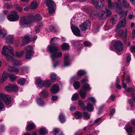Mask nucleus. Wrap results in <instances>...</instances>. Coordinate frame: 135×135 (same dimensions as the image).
I'll return each instance as SVG.
<instances>
[{
  "label": "nucleus",
  "mask_w": 135,
  "mask_h": 135,
  "mask_svg": "<svg viewBox=\"0 0 135 135\" xmlns=\"http://www.w3.org/2000/svg\"><path fill=\"white\" fill-rule=\"evenodd\" d=\"M52 132L54 135H62V132L58 129H54Z\"/></svg>",
  "instance_id": "c85d7f7f"
},
{
  "label": "nucleus",
  "mask_w": 135,
  "mask_h": 135,
  "mask_svg": "<svg viewBox=\"0 0 135 135\" xmlns=\"http://www.w3.org/2000/svg\"><path fill=\"white\" fill-rule=\"evenodd\" d=\"M108 2L109 7L111 9L114 7L115 8L116 11L120 10L122 7V1L120 0H116L114 2V3L112 2L111 0H106Z\"/></svg>",
  "instance_id": "7ed1b4c3"
},
{
  "label": "nucleus",
  "mask_w": 135,
  "mask_h": 135,
  "mask_svg": "<svg viewBox=\"0 0 135 135\" xmlns=\"http://www.w3.org/2000/svg\"><path fill=\"white\" fill-rule=\"evenodd\" d=\"M117 11L119 15L122 16L120 17L121 19L124 18V17L126 18V16L127 15L128 12L127 11H123L121 8L120 10Z\"/></svg>",
  "instance_id": "4be33fe9"
},
{
  "label": "nucleus",
  "mask_w": 135,
  "mask_h": 135,
  "mask_svg": "<svg viewBox=\"0 0 135 135\" xmlns=\"http://www.w3.org/2000/svg\"><path fill=\"white\" fill-rule=\"evenodd\" d=\"M35 124L32 123H29L26 128L27 131H29L35 128Z\"/></svg>",
  "instance_id": "72a5a7b5"
},
{
  "label": "nucleus",
  "mask_w": 135,
  "mask_h": 135,
  "mask_svg": "<svg viewBox=\"0 0 135 135\" xmlns=\"http://www.w3.org/2000/svg\"><path fill=\"white\" fill-rule=\"evenodd\" d=\"M26 80L24 78H20L17 80V83L20 85H23L25 82Z\"/></svg>",
  "instance_id": "f704fd0d"
},
{
  "label": "nucleus",
  "mask_w": 135,
  "mask_h": 135,
  "mask_svg": "<svg viewBox=\"0 0 135 135\" xmlns=\"http://www.w3.org/2000/svg\"><path fill=\"white\" fill-rule=\"evenodd\" d=\"M13 7V6L11 3H5L3 6L4 8L10 9Z\"/></svg>",
  "instance_id": "c9c22d12"
},
{
  "label": "nucleus",
  "mask_w": 135,
  "mask_h": 135,
  "mask_svg": "<svg viewBox=\"0 0 135 135\" xmlns=\"http://www.w3.org/2000/svg\"><path fill=\"white\" fill-rule=\"evenodd\" d=\"M115 48L118 51H122L123 47L122 43L120 41L115 40L113 41L110 44V49L112 51L114 50Z\"/></svg>",
  "instance_id": "20e7f679"
},
{
  "label": "nucleus",
  "mask_w": 135,
  "mask_h": 135,
  "mask_svg": "<svg viewBox=\"0 0 135 135\" xmlns=\"http://www.w3.org/2000/svg\"><path fill=\"white\" fill-rule=\"evenodd\" d=\"M78 42V41L72 40L71 41V45L73 46H75V45L77 44V42Z\"/></svg>",
  "instance_id": "e2e57ef3"
},
{
  "label": "nucleus",
  "mask_w": 135,
  "mask_h": 135,
  "mask_svg": "<svg viewBox=\"0 0 135 135\" xmlns=\"http://www.w3.org/2000/svg\"><path fill=\"white\" fill-rule=\"evenodd\" d=\"M7 32L5 29H0V37L4 39L7 35Z\"/></svg>",
  "instance_id": "473e14b6"
},
{
  "label": "nucleus",
  "mask_w": 135,
  "mask_h": 135,
  "mask_svg": "<svg viewBox=\"0 0 135 135\" xmlns=\"http://www.w3.org/2000/svg\"><path fill=\"white\" fill-rule=\"evenodd\" d=\"M36 101L37 104L40 106H43L44 105V101L41 98L39 97L37 98Z\"/></svg>",
  "instance_id": "bb28decb"
},
{
  "label": "nucleus",
  "mask_w": 135,
  "mask_h": 135,
  "mask_svg": "<svg viewBox=\"0 0 135 135\" xmlns=\"http://www.w3.org/2000/svg\"><path fill=\"white\" fill-rule=\"evenodd\" d=\"M79 104L80 107L83 108L84 110L85 109L84 107L85 104L82 100H79Z\"/></svg>",
  "instance_id": "5fc2aeb1"
},
{
  "label": "nucleus",
  "mask_w": 135,
  "mask_h": 135,
  "mask_svg": "<svg viewBox=\"0 0 135 135\" xmlns=\"http://www.w3.org/2000/svg\"><path fill=\"white\" fill-rule=\"evenodd\" d=\"M6 42L7 44H12L13 42V36L9 35L6 38Z\"/></svg>",
  "instance_id": "a878e982"
},
{
  "label": "nucleus",
  "mask_w": 135,
  "mask_h": 135,
  "mask_svg": "<svg viewBox=\"0 0 135 135\" xmlns=\"http://www.w3.org/2000/svg\"><path fill=\"white\" fill-rule=\"evenodd\" d=\"M92 0V4L95 6V7L97 9H102L103 8V5L100 1H97L95 2V0Z\"/></svg>",
  "instance_id": "dca6fc26"
},
{
  "label": "nucleus",
  "mask_w": 135,
  "mask_h": 135,
  "mask_svg": "<svg viewBox=\"0 0 135 135\" xmlns=\"http://www.w3.org/2000/svg\"><path fill=\"white\" fill-rule=\"evenodd\" d=\"M61 47L64 50H68L69 49V46L68 44L64 43L61 46Z\"/></svg>",
  "instance_id": "ea45409f"
},
{
  "label": "nucleus",
  "mask_w": 135,
  "mask_h": 135,
  "mask_svg": "<svg viewBox=\"0 0 135 135\" xmlns=\"http://www.w3.org/2000/svg\"><path fill=\"white\" fill-rule=\"evenodd\" d=\"M117 20V16L116 15L113 16L110 21H108L105 24L104 30L107 31L112 28L113 25L115 23Z\"/></svg>",
  "instance_id": "6e6552de"
},
{
  "label": "nucleus",
  "mask_w": 135,
  "mask_h": 135,
  "mask_svg": "<svg viewBox=\"0 0 135 135\" xmlns=\"http://www.w3.org/2000/svg\"><path fill=\"white\" fill-rule=\"evenodd\" d=\"M24 53V51L22 50L18 52H17L16 54V56L17 57H19L22 55Z\"/></svg>",
  "instance_id": "6e6d98bb"
},
{
  "label": "nucleus",
  "mask_w": 135,
  "mask_h": 135,
  "mask_svg": "<svg viewBox=\"0 0 135 135\" xmlns=\"http://www.w3.org/2000/svg\"><path fill=\"white\" fill-rule=\"evenodd\" d=\"M47 133V131L45 128H43L40 130V133L41 134H44Z\"/></svg>",
  "instance_id": "3c124183"
},
{
  "label": "nucleus",
  "mask_w": 135,
  "mask_h": 135,
  "mask_svg": "<svg viewBox=\"0 0 135 135\" xmlns=\"http://www.w3.org/2000/svg\"><path fill=\"white\" fill-rule=\"evenodd\" d=\"M121 21L118 24L117 27L118 28H120V27H123L126 25V18H125V17H124V18H120Z\"/></svg>",
  "instance_id": "412c9836"
},
{
  "label": "nucleus",
  "mask_w": 135,
  "mask_h": 135,
  "mask_svg": "<svg viewBox=\"0 0 135 135\" xmlns=\"http://www.w3.org/2000/svg\"><path fill=\"white\" fill-rule=\"evenodd\" d=\"M84 44L87 46H89L91 45V43L89 41H85L84 42Z\"/></svg>",
  "instance_id": "680f3d73"
},
{
  "label": "nucleus",
  "mask_w": 135,
  "mask_h": 135,
  "mask_svg": "<svg viewBox=\"0 0 135 135\" xmlns=\"http://www.w3.org/2000/svg\"><path fill=\"white\" fill-rule=\"evenodd\" d=\"M5 89L7 91L10 92L13 91H18V86L15 84H10L6 86Z\"/></svg>",
  "instance_id": "2eb2a0df"
},
{
  "label": "nucleus",
  "mask_w": 135,
  "mask_h": 135,
  "mask_svg": "<svg viewBox=\"0 0 135 135\" xmlns=\"http://www.w3.org/2000/svg\"><path fill=\"white\" fill-rule=\"evenodd\" d=\"M59 39V38L56 37H54L52 38L50 40V43L51 44L56 45V43Z\"/></svg>",
  "instance_id": "e433bc0d"
},
{
  "label": "nucleus",
  "mask_w": 135,
  "mask_h": 135,
  "mask_svg": "<svg viewBox=\"0 0 135 135\" xmlns=\"http://www.w3.org/2000/svg\"><path fill=\"white\" fill-rule=\"evenodd\" d=\"M8 74L6 72H4L3 73V74L2 75V82H4L5 80L6 79V78L7 77V76H8Z\"/></svg>",
  "instance_id": "a18cd8bd"
},
{
  "label": "nucleus",
  "mask_w": 135,
  "mask_h": 135,
  "mask_svg": "<svg viewBox=\"0 0 135 135\" xmlns=\"http://www.w3.org/2000/svg\"><path fill=\"white\" fill-rule=\"evenodd\" d=\"M13 65L15 66H18L22 64V62L17 60H13Z\"/></svg>",
  "instance_id": "79ce46f5"
},
{
  "label": "nucleus",
  "mask_w": 135,
  "mask_h": 135,
  "mask_svg": "<svg viewBox=\"0 0 135 135\" xmlns=\"http://www.w3.org/2000/svg\"><path fill=\"white\" fill-rule=\"evenodd\" d=\"M3 101H4L6 104H9L11 101L10 96L2 93L0 94V111L3 109L4 107Z\"/></svg>",
  "instance_id": "f03ea898"
},
{
  "label": "nucleus",
  "mask_w": 135,
  "mask_h": 135,
  "mask_svg": "<svg viewBox=\"0 0 135 135\" xmlns=\"http://www.w3.org/2000/svg\"><path fill=\"white\" fill-rule=\"evenodd\" d=\"M25 57L27 59H31L33 55V47L31 45H28L25 48Z\"/></svg>",
  "instance_id": "f8f14e48"
},
{
  "label": "nucleus",
  "mask_w": 135,
  "mask_h": 135,
  "mask_svg": "<svg viewBox=\"0 0 135 135\" xmlns=\"http://www.w3.org/2000/svg\"><path fill=\"white\" fill-rule=\"evenodd\" d=\"M8 70L10 72H13L14 74H17L19 71L18 68L12 66H9L8 68Z\"/></svg>",
  "instance_id": "393cba45"
},
{
  "label": "nucleus",
  "mask_w": 135,
  "mask_h": 135,
  "mask_svg": "<svg viewBox=\"0 0 135 135\" xmlns=\"http://www.w3.org/2000/svg\"><path fill=\"white\" fill-rule=\"evenodd\" d=\"M57 79V76L56 75L52 73L51 75V79L52 82H54Z\"/></svg>",
  "instance_id": "49530a36"
},
{
  "label": "nucleus",
  "mask_w": 135,
  "mask_h": 135,
  "mask_svg": "<svg viewBox=\"0 0 135 135\" xmlns=\"http://www.w3.org/2000/svg\"><path fill=\"white\" fill-rule=\"evenodd\" d=\"M106 12H105L106 13L105 15H106V17L112 14V12L109 10L107 9V8L106 9Z\"/></svg>",
  "instance_id": "4d7b16f0"
},
{
  "label": "nucleus",
  "mask_w": 135,
  "mask_h": 135,
  "mask_svg": "<svg viewBox=\"0 0 135 135\" xmlns=\"http://www.w3.org/2000/svg\"><path fill=\"white\" fill-rule=\"evenodd\" d=\"M122 6L127 8H130L129 3L127 0H122Z\"/></svg>",
  "instance_id": "2f4dec72"
},
{
  "label": "nucleus",
  "mask_w": 135,
  "mask_h": 135,
  "mask_svg": "<svg viewBox=\"0 0 135 135\" xmlns=\"http://www.w3.org/2000/svg\"><path fill=\"white\" fill-rule=\"evenodd\" d=\"M64 67H67L69 66L71 64L69 56L68 54H65L64 55Z\"/></svg>",
  "instance_id": "a211bd4d"
},
{
  "label": "nucleus",
  "mask_w": 135,
  "mask_h": 135,
  "mask_svg": "<svg viewBox=\"0 0 135 135\" xmlns=\"http://www.w3.org/2000/svg\"><path fill=\"white\" fill-rule=\"evenodd\" d=\"M88 99L93 103H95L96 101L94 98L92 97H89Z\"/></svg>",
  "instance_id": "bf43d9fd"
},
{
  "label": "nucleus",
  "mask_w": 135,
  "mask_h": 135,
  "mask_svg": "<svg viewBox=\"0 0 135 135\" xmlns=\"http://www.w3.org/2000/svg\"><path fill=\"white\" fill-rule=\"evenodd\" d=\"M91 23L89 20H86L83 23L80 25L79 27L83 31H85L87 29H89L91 26Z\"/></svg>",
  "instance_id": "ddd939ff"
},
{
  "label": "nucleus",
  "mask_w": 135,
  "mask_h": 135,
  "mask_svg": "<svg viewBox=\"0 0 135 135\" xmlns=\"http://www.w3.org/2000/svg\"><path fill=\"white\" fill-rule=\"evenodd\" d=\"M38 4L36 1H33L30 4V8L32 9H35L37 8L38 6Z\"/></svg>",
  "instance_id": "c756f323"
},
{
  "label": "nucleus",
  "mask_w": 135,
  "mask_h": 135,
  "mask_svg": "<svg viewBox=\"0 0 135 135\" xmlns=\"http://www.w3.org/2000/svg\"><path fill=\"white\" fill-rule=\"evenodd\" d=\"M45 2L46 6L48 7L49 13L53 14L55 9L56 4L52 0H45Z\"/></svg>",
  "instance_id": "423d86ee"
},
{
  "label": "nucleus",
  "mask_w": 135,
  "mask_h": 135,
  "mask_svg": "<svg viewBox=\"0 0 135 135\" xmlns=\"http://www.w3.org/2000/svg\"><path fill=\"white\" fill-rule=\"evenodd\" d=\"M105 11H100L98 15L99 18L101 20L105 19L106 17V15H105Z\"/></svg>",
  "instance_id": "5701e85b"
},
{
  "label": "nucleus",
  "mask_w": 135,
  "mask_h": 135,
  "mask_svg": "<svg viewBox=\"0 0 135 135\" xmlns=\"http://www.w3.org/2000/svg\"><path fill=\"white\" fill-rule=\"evenodd\" d=\"M32 23L31 18H29L26 17H23L21 18L20 21V25L22 28H24L28 26Z\"/></svg>",
  "instance_id": "0eeeda50"
},
{
  "label": "nucleus",
  "mask_w": 135,
  "mask_h": 135,
  "mask_svg": "<svg viewBox=\"0 0 135 135\" xmlns=\"http://www.w3.org/2000/svg\"><path fill=\"white\" fill-rule=\"evenodd\" d=\"M30 41L29 36L28 35H26L24 37L22 38V44L21 46H23L27 45Z\"/></svg>",
  "instance_id": "6ab92c4d"
},
{
  "label": "nucleus",
  "mask_w": 135,
  "mask_h": 135,
  "mask_svg": "<svg viewBox=\"0 0 135 135\" xmlns=\"http://www.w3.org/2000/svg\"><path fill=\"white\" fill-rule=\"evenodd\" d=\"M78 76H75L73 77L70 80V83L72 84L73 83V86L75 89H78L80 86V83L78 81H75L76 80L78 79Z\"/></svg>",
  "instance_id": "4468645a"
},
{
  "label": "nucleus",
  "mask_w": 135,
  "mask_h": 135,
  "mask_svg": "<svg viewBox=\"0 0 135 135\" xmlns=\"http://www.w3.org/2000/svg\"><path fill=\"white\" fill-rule=\"evenodd\" d=\"M123 35V31L122 30H120L118 32V35L120 36H122Z\"/></svg>",
  "instance_id": "774afa93"
},
{
  "label": "nucleus",
  "mask_w": 135,
  "mask_h": 135,
  "mask_svg": "<svg viewBox=\"0 0 135 135\" xmlns=\"http://www.w3.org/2000/svg\"><path fill=\"white\" fill-rule=\"evenodd\" d=\"M74 18H72L71 20V29L74 35L76 36H79L80 35V30L77 26L74 25L75 23Z\"/></svg>",
  "instance_id": "1a4fd4ad"
},
{
  "label": "nucleus",
  "mask_w": 135,
  "mask_h": 135,
  "mask_svg": "<svg viewBox=\"0 0 135 135\" xmlns=\"http://www.w3.org/2000/svg\"><path fill=\"white\" fill-rule=\"evenodd\" d=\"M86 72L85 71L83 70H80L78 71L77 73L78 76H81L85 74Z\"/></svg>",
  "instance_id": "c03bdc74"
},
{
  "label": "nucleus",
  "mask_w": 135,
  "mask_h": 135,
  "mask_svg": "<svg viewBox=\"0 0 135 135\" xmlns=\"http://www.w3.org/2000/svg\"><path fill=\"white\" fill-rule=\"evenodd\" d=\"M7 18L9 21L14 22L19 20V16L17 12L13 11L11 13L8 15Z\"/></svg>",
  "instance_id": "9b49d317"
},
{
  "label": "nucleus",
  "mask_w": 135,
  "mask_h": 135,
  "mask_svg": "<svg viewBox=\"0 0 135 135\" xmlns=\"http://www.w3.org/2000/svg\"><path fill=\"white\" fill-rule=\"evenodd\" d=\"M124 128L128 133H132L133 132V128L129 124H127L126 125Z\"/></svg>",
  "instance_id": "7c9ffc66"
},
{
  "label": "nucleus",
  "mask_w": 135,
  "mask_h": 135,
  "mask_svg": "<svg viewBox=\"0 0 135 135\" xmlns=\"http://www.w3.org/2000/svg\"><path fill=\"white\" fill-rule=\"evenodd\" d=\"M40 95L44 98H47L49 95L48 91L46 90H43L41 92Z\"/></svg>",
  "instance_id": "cd10ccee"
},
{
  "label": "nucleus",
  "mask_w": 135,
  "mask_h": 135,
  "mask_svg": "<svg viewBox=\"0 0 135 135\" xmlns=\"http://www.w3.org/2000/svg\"><path fill=\"white\" fill-rule=\"evenodd\" d=\"M88 80L87 78H85L83 79L81 81V82L82 84H83L85 83L88 81Z\"/></svg>",
  "instance_id": "0e129e2a"
},
{
  "label": "nucleus",
  "mask_w": 135,
  "mask_h": 135,
  "mask_svg": "<svg viewBox=\"0 0 135 135\" xmlns=\"http://www.w3.org/2000/svg\"><path fill=\"white\" fill-rule=\"evenodd\" d=\"M91 88L90 85L88 83L84 84L81 90L79 92V94L81 97L82 98H85L86 96V91H89L90 90Z\"/></svg>",
  "instance_id": "9d476101"
},
{
  "label": "nucleus",
  "mask_w": 135,
  "mask_h": 135,
  "mask_svg": "<svg viewBox=\"0 0 135 135\" xmlns=\"http://www.w3.org/2000/svg\"><path fill=\"white\" fill-rule=\"evenodd\" d=\"M59 51V48L57 47L50 45L48 46L47 51L52 53L50 55V57L53 61L56 60L57 57H60L62 56L61 52H58Z\"/></svg>",
  "instance_id": "f257e3e1"
},
{
  "label": "nucleus",
  "mask_w": 135,
  "mask_h": 135,
  "mask_svg": "<svg viewBox=\"0 0 135 135\" xmlns=\"http://www.w3.org/2000/svg\"><path fill=\"white\" fill-rule=\"evenodd\" d=\"M131 60V57L130 55H129L127 56L126 62L127 63H129Z\"/></svg>",
  "instance_id": "69168bd1"
},
{
  "label": "nucleus",
  "mask_w": 135,
  "mask_h": 135,
  "mask_svg": "<svg viewBox=\"0 0 135 135\" xmlns=\"http://www.w3.org/2000/svg\"><path fill=\"white\" fill-rule=\"evenodd\" d=\"M87 109L88 111L91 112L93 110L94 108L92 104L88 103L87 104Z\"/></svg>",
  "instance_id": "4c0bfd02"
},
{
  "label": "nucleus",
  "mask_w": 135,
  "mask_h": 135,
  "mask_svg": "<svg viewBox=\"0 0 135 135\" xmlns=\"http://www.w3.org/2000/svg\"><path fill=\"white\" fill-rule=\"evenodd\" d=\"M59 119L60 122L62 123H65L66 121L65 117L62 114H60L59 117Z\"/></svg>",
  "instance_id": "a19ab883"
},
{
  "label": "nucleus",
  "mask_w": 135,
  "mask_h": 135,
  "mask_svg": "<svg viewBox=\"0 0 135 135\" xmlns=\"http://www.w3.org/2000/svg\"><path fill=\"white\" fill-rule=\"evenodd\" d=\"M44 82L40 78H38L36 81L37 85L39 88H42L44 86Z\"/></svg>",
  "instance_id": "b1692460"
},
{
  "label": "nucleus",
  "mask_w": 135,
  "mask_h": 135,
  "mask_svg": "<svg viewBox=\"0 0 135 135\" xmlns=\"http://www.w3.org/2000/svg\"><path fill=\"white\" fill-rule=\"evenodd\" d=\"M135 91V89L132 88H128L127 89H125V91L127 93H132L131 94H133L134 95H135V94L133 92Z\"/></svg>",
  "instance_id": "37998d69"
},
{
  "label": "nucleus",
  "mask_w": 135,
  "mask_h": 135,
  "mask_svg": "<svg viewBox=\"0 0 135 135\" xmlns=\"http://www.w3.org/2000/svg\"><path fill=\"white\" fill-rule=\"evenodd\" d=\"M82 116V114L79 112H77L75 113V117L77 119H79Z\"/></svg>",
  "instance_id": "603ef678"
},
{
  "label": "nucleus",
  "mask_w": 135,
  "mask_h": 135,
  "mask_svg": "<svg viewBox=\"0 0 135 135\" xmlns=\"http://www.w3.org/2000/svg\"><path fill=\"white\" fill-rule=\"evenodd\" d=\"M102 120V119L101 117L95 120L94 123L92 125V126H93V125H95L98 123L101 122Z\"/></svg>",
  "instance_id": "864d4df0"
},
{
  "label": "nucleus",
  "mask_w": 135,
  "mask_h": 135,
  "mask_svg": "<svg viewBox=\"0 0 135 135\" xmlns=\"http://www.w3.org/2000/svg\"><path fill=\"white\" fill-rule=\"evenodd\" d=\"M5 129V128L4 126L2 125L0 126V132H2Z\"/></svg>",
  "instance_id": "338daca9"
},
{
  "label": "nucleus",
  "mask_w": 135,
  "mask_h": 135,
  "mask_svg": "<svg viewBox=\"0 0 135 135\" xmlns=\"http://www.w3.org/2000/svg\"><path fill=\"white\" fill-rule=\"evenodd\" d=\"M31 18L32 21V23L37 21H41L42 18V16L39 14H37L34 16H32Z\"/></svg>",
  "instance_id": "f3484780"
},
{
  "label": "nucleus",
  "mask_w": 135,
  "mask_h": 135,
  "mask_svg": "<svg viewBox=\"0 0 135 135\" xmlns=\"http://www.w3.org/2000/svg\"><path fill=\"white\" fill-rule=\"evenodd\" d=\"M51 84V82L50 80H46L44 82V86L48 88L50 87Z\"/></svg>",
  "instance_id": "58836bf2"
},
{
  "label": "nucleus",
  "mask_w": 135,
  "mask_h": 135,
  "mask_svg": "<svg viewBox=\"0 0 135 135\" xmlns=\"http://www.w3.org/2000/svg\"><path fill=\"white\" fill-rule=\"evenodd\" d=\"M115 109H112L110 112L109 115L110 116H112L114 114L115 112Z\"/></svg>",
  "instance_id": "052dcab7"
},
{
  "label": "nucleus",
  "mask_w": 135,
  "mask_h": 135,
  "mask_svg": "<svg viewBox=\"0 0 135 135\" xmlns=\"http://www.w3.org/2000/svg\"><path fill=\"white\" fill-rule=\"evenodd\" d=\"M79 94L77 93H75L73 94L71 98V99L73 101L76 100L79 98Z\"/></svg>",
  "instance_id": "09e8293b"
},
{
  "label": "nucleus",
  "mask_w": 135,
  "mask_h": 135,
  "mask_svg": "<svg viewBox=\"0 0 135 135\" xmlns=\"http://www.w3.org/2000/svg\"><path fill=\"white\" fill-rule=\"evenodd\" d=\"M59 90V88L58 85L55 84L52 86L51 89V91L52 93L55 94L57 93Z\"/></svg>",
  "instance_id": "aec40b11"
},
{
  "label": "nucleus",
  "mask_w": 135,
  "mask_h": 135,
  "mask_svg": "<svg viewBox=\"0 0 135 135\" xmlns=\"http://www.w3.org/2000/svg\"><path fill=\"white\" fill-rule=\"evenodd\" d=\"M8 76L11 80L12 81H15L16 79V76L14 75L8 74Z\"/></svg>",
  "instance_id": "de8ad7c7"
},
{
  "label": "nucleus",
  "mask_w": 135,
  "mask_h": 135,
  "mask_svg": "<svg viewBox=\"0 0 135 135\" xmlns=\"http://www.w3.org/2000/svg\"><path fill=\"white\" fill-rule=\"evenodd\" d=\"M97 13L96 10H93L92 11L90 14V16H93L97 15Z\"/></svg>",
  "instance_id": "13d9d810"
},
{
  "label": "nucleus",
  "mask_w": 135,
  "mask_h": 135,
  "mask_svg": "<svg viewBox=\"0 0 135 135\" xmlns=\"http://www.w3.org/2000/svg\"><path fill=\"white\" fill-rule=\"evenodd\" d=\"M7 50L9 51V53L13 55L14 54L13 52L12 48L9 46H4L3 48L2 54V55H5L6 56V58L8 61H10L11 60H12L13 59L12 57L9 55H8L6 53V52Z\"/></svg>",
  "instance_id": "39448f33"
},
{
  "label": "nucleus",
  "mask_w": 135,
  "mask_h": 135,
  "mask_svg": "<svg viewBox=\"0 0 135 135\" xmlns=\"http://www.w3.org/2000/svg\"><path fill=\"white\" fill-rule=\"evenodd\" d=\"M90 114L88 113L84 112L83 113V117L84 119H88L90 118Z\"/></svg>",
  "instance_id": "8fccbe9b"
}]
</instances>
